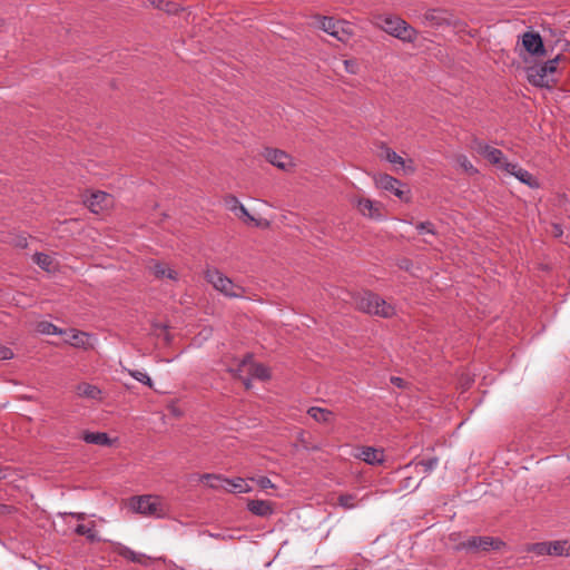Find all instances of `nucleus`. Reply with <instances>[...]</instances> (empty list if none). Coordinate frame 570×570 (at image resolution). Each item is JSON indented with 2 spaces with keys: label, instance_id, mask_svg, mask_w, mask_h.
<instances>
[{
  "label": "nucleus",
  "instance_id": "obj_1",
  "mask_svg": "<svg viewBox=\"0 0 570 570\" xmlns=\"http://www.w3.org/2000/svg\"><path fill=\"white\" fill-rule=\"evenodd\" d=\"M353 302L357 309L381 317H392L395 315V307L371 292H362L353 295Z\"/></svg>",
  "mask_w": 570,
  "mask_h": 570
},
{
  "label": "nucleus",
  "instance_id": "obj_2",
  "mask_svg": "<svg viewBox=\"0 0 570 570\" xmlns=\"http://www.w3.org/2000/svg\"><path fill=\"white\" fill-rule=\"evenodd\" d=\"M373 23L402 41L413 42L416 39V30L400 17L392 14L375 16Z\"/></svg>",
  "mask_w": 570,
  "mask_h": 570
},
{
  "label": "nucleus",
  "instance_id": "obj_3",
  "mask_svg": "<svg viewBox=\"0 0 570 570\" xmlns=\"http://www.w3.org/2000/svg\"><path fill=\"white\" fill-rule=\"evenodd\" d=\"M129 508L142 515L164 518L168 512V505L161 497L144 494L129 500Z\"/></svg>",
  "mask_w": 570,
  "mask_h": 570
},
{
  "label": "nucleus",
  "instance_id": "obj_4",
  "mask_svg": "<svg viewBox=\"0 0 570 570\" xmlns=\"http://www.w3.org/2000/svg\"><path fill=\"white\" fill-rule=\"evenodd\" d=\"M561 57L556 58L533 67L528 68V80L537 87H551L557 82L556 73Z\"/></svg>",
  "mask_w": 570,
  "mask_h": 570
},
{
  "label": "nucleus",
  "instance_id": "obj_5",
  "mask_svg": "<svg viewBox=\"0 0 570 570\" xmlns=\"http://www.w3.org/2000/svg\"><path fill=\"white\" fill-rule=\"evenodd\" d=\"M315 20L320 29L343 43L348 42L354 37V28L352 23L346 20H336L325 16H317Z\"/></svg>",
  "mask_w": 570,
  "mask_h": 570
},
{
  "label": "nucleus",
  "instance_id": "obj_6",
  "mask_svg": "<svg viewBox=\"0 0 570 570\" xmlns=\"http://www.w3.org/2000/svg\"><path fill=\"white\" fill-rule=\"evenodd\" d=\"M229 371L243 380L246 389H249L250 379L265 381L271 376L268 368L263 364L255 363L250 355L245 356L236 367H230Z\"/></svg>",
  "mask_w": 570,
  "mask_h": 570
},
{
  "label": "nucleus",
  "instance_id": "obj_7",
  "mask_svg": "<svg viewBox=\"0 0 570 570\" xmlns=\"http://www.w3.org/2000/svg\"><path fill=\"white\" fill-rule=\"evenodd\" d=\"M206 279L210 283L214 288L227 297H244L245 288L230 278L225 276L218 269H208L206 272Z\"/></svg>",
  "mask_w": 570,
  "mask_h": 570
},
{
  "label": "nucleus",
  "instance_id": "obj_8",
  "mask_svg": "<svg viewBox=\"0 0 570 570\" xmlns=\"http://www.w3.org/2000/svg\"><path fill=\"white\" fill-rule=\"evenodd\" d=\"M372 178L377 189L390 191L405 203L411 200V191L401 180L387 174H374Z\"/></svg>",
  "mask_w": 570,
  "mask_h": 570
},
{
  "label": "nucleus",
  "instance_id": "obj_9",
  "mask_svg": "<svg viewBox=\"0 0 570 570\" xmlns=\"http://www.w3.org/2000/svg\"><path fill=\"white\" fill-rule=\"evenodd\" d=\"M352 205L356 208L360 215L372 220H383L385 218V206L379 200H373L368 197L356 195L351 199Z\"/></svg>",
  "mask_w": 570,
  "mask_h": 570
},
{
  "label": "nucleus",
  "instance_id": "obj_10",
  "mask_svg": "<svg viewBox=\"0 0 570 570\" xmlns=\"http://www.w3.org/2000/svg\"><path fill=\"white\" fill-rule=\"evenodd\" d=\"M503 542L492 537H470L466 540L455 543L456 550H465L468 552H485L490 550H499Z\"/></svg>",
  "mask_w": 570,
  "mask_h": 570
},
{
  "label": "nucleus",
  "instance_id": "obj_11",
  "mask_svg": "<svg viewBox=\"0 0 570 570\" xmlns=\"http://www.w3.org/2000/svg\"><path fill=\"white\" fill-rule=\"evenodd\" d=\"M471 149L476 154L483 156L485 159H488L489 163L494 165L498 169L503 170L504 173L507 170V167H509L511 164L505 159L503 153L500 149L491 147L481 141H474L473 145L471 146Z\"/></svg>",
  "mask_w": 570,
  "mask_h": 570
},
{
  "label": "nucleus",
  "instance_id": "obj_12",
  "mask_svg": "<svg viewBox=\"0 0 570 570\" xmlns=\"http://www.w3.org/2000/svg\"><path fill=\"white\" fill-rule=\"evenodd\" d=\"M85 203L90 212L95 214H101L112 207L114 198L111 195L105 191L97 190L90 193Z\"/></svg>",
  "mask_w": 570,
  "mask_h": 570
},
{
  "label": "nucleus",
  "instance_id": "obj_13",
  "mask_svg": "<svg viewBox=\"0 0 570 570\" xmlns=\"http://www.w3.org/2000/svg\"><path fill=\"white\" fill-rule=\"evenodd\" d=\"M61 336L65 343H68L75 347L87 348L92 345V337L86 332L73 328L63 330Z\"/></svg>",
  "mask_w": 570,
  "mask_h": 570
},
{
  "label": "nucleus",
  "instance_id": "obj_14",
  "mask_svg": "<svg viewBox=\"0 0 570 570\" xmlns=\"http://www.w3.org/2000/svg\"><path fill=\"white\" fill-rule=\"evenodd\" d=\"M521 43L524 50L533 56H542L544 53L543 41L538 32H524L521 37Z\"/></svg>",
  "mask_w": 570,
  "mask_h": 570
},
{
  "label": "nucleus",
  "instance_id": "obj_15",
  "mask_svg": "<svg viewBox=\"0 0 570 570\" xmlns=\"http://www.w3.org/2000/svg\"><path fill=\"white\" fill-rule=\"evenodd\" d=\"M353 456L371 465L381 464L384 461L383 450L372 446H362L356 449Z\"/></svg>",
  "mask_w": 570,
  "mask_h": 570
},
{
  "label": "nucleus",
  "instance_id": "obj_16",
  "mask_svg": "<svg viewBox=\"0 0 570 570\" xmlns=\"http://www.w3.org/2000/svg\"><path fill=\"white\" fill-rule=\"evenodd\" d=\"M264 156L268 163L283 170H288L294 165L292 157L283 150L268 148Z\"/></svg>",
  "mask_w": 570,
  "mask_h": 570
},
{
  "label": "nucleus",
  "instance_id": "obj_17",
  "mask_svg": "<svg viewBox=\"0 0 570 570\" xmlns=\"http://www.w3.org/2000/svg\"><path fill=\"white\" fill-rule=\"evenodd\" d=\"M507 174L514 176L518 180L525 184L531 188H539V180L528 170L520 167L518 164L511 163L505 170Z\"/></svg>",
  "mask_w": 570,
  "mask_h": 570
},
{
  "label": "nucleus",
  "instance_id": "obj_18",
  "mask_svg": "<svg viewBox=\"0 0 570 570\" xmlns=\"http://www.w3.org/2000/svg\"><path fill=\"white\" fill-rule=\"evenodd\" d=\"M248 511L261 518H267L274 514V503L268 500L250 499L247 500Z\"/></svg>",
  "mask_w": 570,
  "mask_h": 570
},
{
  "label": "nucleus",
  "instance_id": "obj_19",
  "mask_svg": "<svg viewBox=\"0 0 570 570\" xmlns=\"http://www.w3.org/2000/svg\"><path fill=\"white\" fill-rule=\"evenodd\" d=\"M381 157L393 165L400 166L401 169L406 174H412L415 171V167L412 160H405L402 156L389 147L383 148Z\"/></svg>",
  "mask_w": 570,
  "mask_h": 570
},
{
  "label": "nucleus",
  "instance_id": "obj_20",
  "mask_svg": "<svg viewBox=\"0 0 570 570\" xmlns=\"http://www.w3.org/2000/svg\"><path fill=\"white\" fill-rule=\"evenodd\" d=\"M116 552L119 556H121L122 558H125L129 561L136 562V563H140V564H147L148 560H149V558L147 556H145L142 553H138V552L131 550L130 548L121 546V544H119L116 548Z\"/></svg>",
  "mask_w": 570,
  "mask_h": 570
},
{
  "label": "nucleus",
  "instance_id": "obj_21",
  "mask_svg": "<svg viewBox=\"0 0 570 570\" xmlns=\"http://www.w3.org/2000/svg\"><path fill=\"white\" fill-rule=\"evenodd\" d=\"M148 267H149L150 272L157 278H168V279L177 278V273L174 269L169 268L164 263L153 262Z\"/></svg>",
  "mask_w": 570,
  "mask_h": 570
},
{
  "label": "nucleus",
  "instance_id": "obj_22",
  "mask_svg": "<svg viewBox=\"0 0 570 570\" xmlns=\"http://www.w3.org/2000/svg\"><path fill=\"white\" fill-rule=\"evenodd\" d=\"M308 415L314 419L318 423H333L334 421V413L327 409L313 406L308 409L307 411Z\"/></svg>",
  "mask_w": 570,
  "mask_h": 570
},
{
  "label": "nucleus",
  "instance_id": "obj_23",
  "mask_svg": "<svg viewBox=\"0 0 570 570\" xmlns=\"http://www.w3.org/2000/svg\"><path fill=\"white\" fill-rule=\"evenodd\" d=\"M83 441L89 444H97L102 446L111 445V440L105 432H86L82 436Z\"/></svg>",
  "mask_w": 570,
  "mask_h": 570
},
{
  "label": "nucleus",
  "instance_id": "obj_24",
  "mask_svg": "<svg viewBox=\"0 0 570 570\" xmlns=\"http://www.w3.org/2000/svg\"><path fill=\"white\" fill-rule=\"evenodd\" d=\"M226 485L230 487V489L226 488V490L233 493H248L252 491V487L243 478L228 479L226 480Z\"/></svg>",
  "mask_w": 570,
  "mask_h": 570
},
{
  "label": "nucleus",
  "instance_id": "obj_25",
  "mask_svg": "<svg viewBox=\"0 0 570 570\" xmlns=\"http://www.w3.org/2000/svg\"><path fill=\"white\" fill-rule=\"evenodd\" d=\"M226 480L228 478L218 474H203L200 476V481L212 489H226Z\"/></svg>",
  "mask_w": 570,
  "mask_h": 570
},
{
  "label": "nucleus",
  "instance_id": "obj_26",
  "mask_svg": "<svg viewBox=\"0 0 570 570\" xmlns=\"http://www.w3.org/2000/svg\"><path fill=\"white\" fill-rule=\"evenodd\" d=\"M77 394L82 397L97 400L100 397L101 391L96 385L81 383L77 386Z\"/></svg>",
  "mask_w": 570,
  "mask_h": 570
},
{
  "label": "nucleus",
  "instance_id": "obj_27",
  "mask_svg": "<svg viewBox=\"0 0 570 570\" xmlns=\"http://www.w3.org/2000/svg\"><path fill=\"white\" fill-rule=\"evenodd\" d=\"M550 556H569L570 543L568 541H552L549 542Z\"/></svg>",
  "mask_w": 570,
  "mask_h": 570
},
{
  "label": "nucleus",
  "instance_id": "obj_28",
  "mask_svg": "<svg viewBox=\"0 0 570 570\" xmlns=\"http://www.w3.org/2000/svg\"><path fill=\"white\" fill-rule=\"evenodd\" d=\"M456 166L464 173L469 175H474L478 173V169L472 165L469 158L465 155L459 154L454 157Z\"/></svg>",
  "mask_w": 570,
  "mask_h": 570
},
{
  "label": "nucleus",
  "instance_id": "obj_29",
  "mask_svg": "<svg viewBox=\"0 0 570 570\" xmlns=\"http://www.w3.org/2000/svg\"><path fill=\"white\" fill-rule=\"evenodd\" d=\"M35 262L45 271L51 272L55 269V262L51 256L42 253L35 255Z\"/></svg>",
  "mask_w": 570,
  "mask_h": 570
},
{
  "label": "nucleus",
  "instance_id": "obj_30",
  "mask_svg": "<svg viewBox=\"0 0 570 570\" xmlns=\"http://www.w3.org/2000/svg\"><path fill=\"white\" fill-rule=\"evenodd\" d=\"M63 330L58 328L56 325L49 322H40L37 324V332L40 334L52 335L58 334L61 335Z\"/></svg>",
  "mask_w": 570,
  "mask_h": 570
},
{
  "label": "nucleus",
  "instance_id": "obj_31",
  "mask_svg": "<svg viewBox=\"0 0 570 570\" xmlns=\"http://www.w3.org/2000/svg\"><path fill=\"white\" fill-rule=\"evenodd\" d=\"M338 504L344 509H353L357 505L356 494H342L338 497Z\"/></svg>",
  "mask_w": 570,
  "mask_h": 570
},
{
  "label": "nucleus",
  "instance_id": "obj_32",
  "mask_svg": "<svg viewBox=\"0 0 570 570\" xmlns=\"http://www.w3.org/2000/svg\"><path fill=\"white\" fill-rule=\"evenodd\" d=\"M128 374L134 377L135 380H137L138 382L149 386V387H153V381L149 377V375L146 373V372H141V371H137V370H128Z\"/></svg>",
  "mask_w": 570,
  "mask_h": 570
},
{
  "label": "nucleus",
  "instance_id": "obj_33",
  "mask_svg": "<svg viewBox=\"0 0 570 570\" xmlns=\"http://www.w3.org/2000/svg\"><path fill=\"white\" fill-rule=\"evenodd\" d=\"M75 532L79 535L87 537L89 540L96 539V530L94 525L78 524L75 529Z\"/></svg>",
  "mask_w": 570,
  "mask_h": 570
},
{
  "label": "nucleus",
  "instance_id": "obj_34",
  "mask_svg": "<svg viewBox=\"0 0 570 570\" xmlns=\"http://www.w3.org/2000/svg\"><path fill=\"white\" fill-rule=\"evenodd\" d=\"M245 224H255L256 219L248 213L244 205L238 206V209L234 213Z\"/></svg>",
  "mask_w": 570,
  "mask_h": 570
},
{
  "label": "nucleus",
  "instance_id": "obj_35",
  "mask_svg": "<svg viewBox=\"0 0 570 570\" xmlns=\"http://www.w3.org/2000/svg\"><path fill=\"white\" fill-rule=\"evenodd\" d=\"M245 224H255L256 219L248 213L244 205L238 206V209L234 213Z\"/></svg>",
  "mask_w": 570,
  "mask_h": 570
},
{
  "label": "nucleus",
  "instance_id": "obj_36",
  "mask_svg": "<svg viewBox=\"0 0 570 570\" xmlns=\"http://www.w3.org/2000/svg\"><path fill=\"white\" fill-rule=\"evenodd\" d=\"M550 546L549 542H539L530 546L529 551L535 553L537 556H550Z\"/></svg>",
  "mask_w": 570,
  "mask_h": 570
},
{
  "label": "nucleus",
  "instance_id": "obj_37",
  "mask_svg": "<svg viewBox=\"0 0 570 570\" xmlns=\"http://www.w3.org/2000/svg\"><path fill=\"white\" fill-rule=\"evenodd\" d=\"M343 65L347 73L356 75L360 71V65L356 59H346Z\"/></svg>",
  "mask_w": 570,
  "mask_h": 570
},
{
  "label": "nucleus",
  "instance_id": "obj_38",
  "mask_svg": "<svg viewBox=\"0 0 570 570\" xmlns=\"http://www.w3.org/2000/svg\"><path fill=\"white\" fill-rule=\"evenodd\" d=\"M250 480L255 481L261 489H273L275 488L274 483L267 476L259 478H250Z\"/></svg>",
  "mask_w": 570,
  "mask_h": 570
},
{
  "label": "nucleus",
  "instance_id": "obj_39",
  "mask_svg": "<svg viewBox=\"0 0 570 570\" xmlns=\"http://www.w3.org/2000/svg\"><path fill=\"white\" fill-rule=\"evenodd\" d=\"M225 204L229 210L235 213L238 206L243 205L235 196H228L225 198Z\"/></svg>",
  "mask_w": 570,
  "mask_h": 570
},
{
  "label": "nucleus",
  "instance_id": "obj_40",
  "mask_svg": "<svg viewBox=\"0 0 570 570\" xmlns=\"http://www.w3.org/2000/svg\"><path fill=\"white\" fill-rule=\"evenodd\" d=\"M416 229L423 234V233H429V234H432L434 235L435 234V230H434V226L431 222H423V223H419L416 225Z\"/></svg>",
  "mask_w": 570,
  "mask_h": 570
},
{
  "label": "nucleus",
  "instance_id": "obj_41",
  "mask_svg": "<svg viewBox=\"0 0 570 570\" xmlns=\"http://www.w3.org/2000/svg\"><path fill=\"white\" fill-rule=\"evenodd\" d=\"M179 9H180V6L177 2H175L173 0H167L163 11L174 14V13H177L179 11Z\"/></svg>",
  "mask_w": 570,
  "mask_h": 570
},
{
  "label": "nucleus",
  "instance_id": "obj_42",
  "mask_svg": "<svg viewBox=\"0 0 570 570\" xmlns=\"http://www.w3.org/2000/svg\"><path fill=\"white\" fill-rule=\"evenodd\" d=\"M13 357V352L6 346H0V360H10Z\"/></svg>",
  "mask_w": 570,
  "mask_h": 570
},
{
  "label": "nucleus",
  "instance_id": "obj_43",
  "mask_svg": "<svg viewBox=\"0 0 570 570\" xmlns=\"http://www.w3.org/2000/svg\"><path fill=\"white\" fill-rule=\"evenodd\" d=\"M167 0H148L149 4L156 9L163 10Z\"/></svg>",
  "mask_w": 570,
  "mask_h": 570
},
{
  "label": "nucleus",
  "instance_id": "obj_44",
  "mask_svg": "<svg viewBox=\"0 0 570 570\" xmlns=\"http://www.w3.org/2000/svg\"><path fill=\"white\" fill-rule=\"evenodd\" d=\"M422 464L425 465L426 470H432L438 464V461L435 459H432Z\"/></svg>",
  "mask_w": 570,
  "mask_h": 570
},
{
  "label": "nucleus",
  "instance_id": "obj_45",
  "mask_svg": "<svg viewBox=\"0 0 570 570\" xmlns=\"http://www.w3.org/2000/svg\"><path fill=\"white\" fill-rule=\"evenodd\" d=\"M458 535H459V534H456V533H452V534H450V540H451V541H455Z\"/></svg>",
  "mask_w": 570,
  "mask_h": 570
},
{
  "label": "nucleus",
  "instance_id": "obj_46",
  "mask_svg": "<svg viewBox=\"0 0 570 570\" xmlns=\"http://www.w3.org/2000/svg\"><path fill=\"white\" fill-rule=\"evenodd\" d=\"M27 245V242H26V238H23L20 243H19V246H26Z\"/></svg>",
  "mask_w": 570,
  "mask_h": 570
},
{
  "label": "nucleus",
  "instance_id": "obj_47",
  "mask_svg": "<svg viewBox=\"0 0 570 570\" xmlns=\"http://www.w3.org/2000/svg\"><path fill=\"white\" fill-rule=\"evenodd\" d=\"M4 478V473H3V470L0 468V480Z\"/></svg>",
  "mask_w": 570,
  "mask_h": 570
},
{
  "label": "nucleus",
  "instance_id": "obj_48",
  "mask_svg": "<svg viewBox=\"0 0 570 570\" xmlns=\"http://www.w3.org/2000/svg\"><path fill=\"white\" fill-rule=\"evenodd\" d=\"M394 381H395L396 384H400L401 379H395Z\"/></svg>",
  "mask_w": 570,
  "mask_h": 570
},
{
  "label": "nucleus",
  "instance_id": "obj_49",
  "mask_svg": "<svg viewBox=\"0 0 570 570\" xmlns=\"http://www.w3.org/2000/svg\"><path fill=\"white\" fill-rule=\"evenodd\" d=\"M77 517H78V519H82L83 514H78Z\"/></svg>",
  "mask_w": 570,
  "mask_h": 570
}]
</instances>
